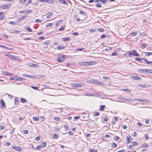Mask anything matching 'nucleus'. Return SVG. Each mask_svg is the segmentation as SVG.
Here are the masks:
<instances>
[{
	"mask_svg": "<svg viewBox=\"0 0 152 152\" xmlns=\"http://www.w3.org/2000/svg\"><path fill=\"white\" fill-rule=\"evenodd\" d=\"M7 56L10 59L16 61H17V58L16 56L12 55L10 54H7Z\"/></svg>",
	"mask_w": 152,
	"mask_h": 152,
	"instance_id": "nucleus-2",
	"label": "nucleus"
},
{
	"mask_svg": "<svg viewBox=\"0 0 152 152\" xmlns=\"http://www.w3.org/2000/svg\"><path fill=\"white\" fill-rule=\"evenodd\" d=\"M62 4H66V1L65 0H58Z\"/></svg>",
	"mask_w": 152,
	"mask_h": 152,
	"instance_id": "nucleus-33",
	"label": "nucleus"
},
{
	"mask_svg": "<svg viewBox=\"0 0 152 152\" xmlns=\"http://www.w3.org/2000/svg\"><path fill=\"white\" fill-rule=\"evenodd\" d=\"M14 101L15 104H18V102L17 99H15Z\"/></svg>",
	"mask_w": 152,
	"mask_h": 152,
	"instance_id": "nucleus-55",
	"label": "nucleus"
},
{
	"mask_svg": "<svg viewBox=\"0 0 152 152\" xmlns=\"http://www.w3.org/2000/svg\"><path fill=\"white\" fill-rule=\"evenodd\" d=\"M0 103L2 105V108H5L6 106L4 100L3 99H1V100Z\"/></svg>",
	"mask_w": 152,
	"mask_h": 152,
	"instance_id": "nucleus-13",
	"label": "nucleus"
},
{
	"mask_svg": "<svg viewBox=\"0 0 152 152\" xmlns=\"http://www.w3.org/2000/svg\"><path fill=\"white\" fill-rule=\"evenodd\" d=\"M33 120L35 121H38V120L37 118L35 117H33Z\"/></svg>",
	"mask_w": 152,
	"mask_h": 152,
	"instance_id": "nucleus-54",
	"label": "nucleus"
},
{
	"mask_svg": "<svg viewBox=\"0 0 152 152\" xmlns=\"http://www.w3.org/2000/svg\"><path fill=\"white\" fill-rule=\"evenodd\" d=\"M32 12V10H27L26 11V14H28Z\"/></svg>",
	"mask_w": 152,
	"mask_h": 152,
	"instance_id": "nucleus-41",
	"label": "nucleus"
},
{
	"mask_svg": "<svg viewBox=\"0 0 152 152\" xmlns=\"http://www.w3.org/2000/svg\"><path fill=\"white\" fill-rule=\"evenodd\" d=\"M135 59L136 60H137L138 61H142V59L144 60V59L143 58H142L140 59L139 58L136 57L135 58Z\"/></svg>",
	"mask_w": 152,
	"mask_h": 152,
	"instance_id": "nucleus-40",
	"label": "nucleus"
},
{
	"mask_svg": "<svg viewBox=\"0 0 152 152\" xmlns=\"http://www.w3.org/2000/svg\"><path fill=\"white\" fill-rule=\"evenodd\" d=\"M132 55H132V52H129V54H128V56L129 57H131V56H132Z\"/></svg>",
	"mask_w": 152,
	"mask_h": 152,
	"instance_id": "nucleus-63",
	"label": "nucleus"
},
{
	"mask_svg": "<svg viewBox=\"0 0 152 152\" xmlns=\"http://www.w3.org/2000/svg\"><path fill=\"white\" fill-rule=\"evenodd\" d=\"M4 129V127L3 126H0V130H2Z\"/></svg>",
	"mask_w": 152,
	"mask_h": 152,
	"instance_id": "nucleus-58",
	"label": "nucleus"
},
{
	"mask_svg": "<svg viewBox=\"0 0 152 152\" xmlns=\"http://www.w3.org/2000/svg\"><path fill=\"white\" fill-rule=\"evenodd\" d=\"M145 54L146 56H148L150 55H152V52H146Z\"/></svg>",
	"mask_w": 152,
	"mask_h": 152,
	"instance_id": "nucleus-21",
	"label": "nucleus"
},
{
	"mask_svg": "<svg viewBox=\"0 0 152 152\" xmlns=\"http://www.w3.org/2000/svg\"><path fill=\"white\" fill-rule=\"evenodd\" d=\"M102 77L104 79H107L109 78V77H106L104 76H102Z\"/></svg>",
	"mask_w": 152,
	"mask_h": 152,
	"instance_id": "nucleus-61",
	"label": "nucleus"
},
{
	"mask_svg": "<svg viewBox=\"0 0 152 152\" xmlns=\"http://www.w3.org/2000/svg\"><path fill=\"white\" fill-rule=\"evenodd\" d=\"M10 79L11 80H17V77H10Z\"/></svg>",
	"mask_w": 152,
	"mask_h": 152,
	"instance_id": "nucleus-45",
	"label": "nucleus"
},
{
	"mask_svg": "<svg viewBox=\"0 0 152 152\" xmlns=\"http://www.w3.org/2000/svg\"><path fill=\"white\" fill-rule=\"evenodd\" d=\"M28 65L29 66L32 67H38L39 66L38 65L33 63H29Z\"/></svg>",
	"mask_w": 152,
	"mask_h": 152,
	"instance_id": "nucleus-7",
	"label": "nucleus"
},
{
	"mask_svg": "<svg viewBox=\"0 0 152 152\" xmlns=\"http://www.w3.org/2000/svg\"><path fill=\"white\" fill-rule=\"evenodd\" d=\"M42 148L41 145H38L36 148V149L39 150H41V148Z\"/></svg>",
	"mask_w": 152,
	"mask_h": 152,
	"instance_id": "nucleus-32",
	"label": "nucleus"
},
{
	"mask_svg": "<svg viewBox=\"0 0 152 152\" xmlns=\"http://www.w3.org/2000/svg\"><path fill=\"white\" fill-rule=\"evenodd\" d=\"M106 36L105 35L102 34L100 38L102 39L105 38Z\"/></svg>",
	"mask_w": 152,
	"mask_h": 152,
	"instance_id": "nucleus-53",
	"label": "nucleus"
},
{
	"mask_svg": "<svg viewBox=\"0 0 152 152\" xmlns=\"http://www.w3.org/2000/svg\"><path fill=\"white\" fill-rule=\"evenodd\" d=\"M11 6V5L10 4H4L2 6L1 8L3 9H5L9 8Z\"/></svg>",
	"mask_w": 152,
	"mask_h": 152,
	"instance_id": "nucleus-6",
	"label": "nucleus"
},
{
	"mask_svg": "<svg viewBox=\"0 0 152 152\" xmlns=\"http://www.w3.org/2000/svg\"><path fill=\"white\" fill-rule=\"evenodd\" d=\"M111 55L112 56H117L116 53V52H114L112 53Z\"/></svg>",
	"mask_w": 152,
	"mask_h": 152,
	"instance_id": "nucleus-52",
	"label": "nucleus"
},
{
	"mask_svg": "<svg viewBox=\"0 0 152 152\" xmlns=\"http://www.w3.org/2000/svg\"><path fill=\"white\" fill-rule=\"evenodd\" d=\"M98 31H99V32H103L104 31V29L102 28H99Z\"/></svg>",
	"mask_w": 152,
	"mask_h": 152,
	"instance_id": "nucleus-39",
	"label": "nucleus"
},
{
	"mask_svg": "<svg viewBox=\"0 0 152 152\" xmlns=\"http://www.w3.org/2000/svg\"><path fill=\"white\" fill-rule=\"evenodd\" d=\"M27 17V16H24L23 17H21L19 18V20L20 21L21 20H22L23 19H24L26 18Z\"/></svg>",
	"mask_w": 152,
	"mask_h": 152,
	"instance_id": "nucleus-18",
	"label": "nucleus"
},
{
	"mask_svg": "<svg viewBox=\"0 0 152 152\" xmlns=\"http://www.w3.org/2000/svg\"><path fill=\"white\" fill-rule=\"evenodd\" d=\"M46 145V144L45 142H43L41 144V147H44Z\"/></svg>",
	"mask_w": 152,
	"mask_h": 152,
	"instance_id": "nucleus-22",
	"label": "nucleus"
},
{
	"mask_svg": "<svg viewBox=\"0 0 152 152\" xmlns=\"http://www.w3.org/2000/svg\"><path fill=\"white\" fill-rule=\"evenodd\" d=\"M105 107V105H100L99 107V110H103L104 108Z\"/></svg>",
	"mask_w": 152,
	"mask_h": 152,
	"instance_id": "nucleus-17",
	"label": "nucleus"
},
{
	"mask_svg": "<svg viewBox=\"0 0 152 152\" xmlns=\"http://www.w3.org/2000/svg\"><path fill=\"white\" fill-rule=\"evenodd\" d=\"M117 152H125V151L123 149L120 151H118Z\"/></svg>",
	"mask_w": 152,
	"mask_h": 152,
	"instance_id": "nucleus-64",
	"label": "nucleus"
},
{
	"mask_svg": "<svg viewBox=\"0 0 152 152\" xmlns=\"http://www.w3.org/2000/svg\"><path fill=\"white\" fill-rule=\"evenodd\" d=\"M42 20L39 19H36L35 20V22L37 23H39L42 22Z\"/></svg>",
	"mask_w": 152,
	"mask_h": 152,
	"instance_id": "nucleus-43",
	"label": "nucleus"
},
{
	"mask_svg": "<svg viewBox=\"0 0 152 152\" xmlns=\"http://www.w3.org/2000/svg\"><path fill=\"white\" fill-rule=\"evenodd\" d=\"M145 69H138L137 71L139 73H145Z\"/></svg>",
	"mask_w": 152,
	"mask_h": 152,
	"instance_id": "nucleus-11",
	"label": "nucleus"
},
{
	"mask_svg": "<svg viewBox=\"0 0 152 152\" xmlns=\"http://www.w3.org/2000/svg\"><path fill=\"white\" fill-rule=\"evenodd\" d=\"M65 47V46L63 45H60L57 46L56 47V49L58 50H61L64 49Z\"/></svg>",
	"mask_w": 152,
	"mask_h": 152,
	"instance_id": "nucleus-14",
	"label": "nucleus"
},
{
	"mask_svg": "<svg viewBox=\"0 0 152 152\" xmlns=\"http://www.w3.org/2000/svg\"><path fill=\"white\" fill-rule=\"evenodd\" d=\"M65 59V56L62 55L58 57L57 58V60L60 62H61L64 61Z\"/></svg>",
	"mask_w": 152,
	"mask_h": 152,
	"instance_id": "nucleus-3",
	"label": "nucleus"
},
{
	"mask_svg": "<svg viewBox=\"0 0 152 152\" xmlns=\"http://www.w3.org/2000/svg\"><path fill=\"white\" fill-rule=\"evenodd\" d=\"M132 144L133 145L135 146H136L138 145L137 143L135 141L133 142Z\"/></svg>",
	"mask_w": 152,
	"mask_h": 152,
	"instance_id": "nucleus-51",
	"label": "nucleus"
},
{
	"mask_svg": "<svg viewBox=\"0 0 152 152\" xmlns=\"http://www.w3.org/2000/svg\"><path fill=\"white\" fill-rule=\"evenodd\" d=\"M22 79H23L22 78L20 77H19L18 78L17 77V80H18L19 81L21 80Z\"/></svg>",
	"mask_w": 152,
	"mask_h": 152,
	"instance_id": "nucleus-60",
	"label": "nucleus"
},
{
	"mask_svg": "<svg viewBox=\"0 0 152 152\" xmlns=\"http://www.w3.org/2000/svg\"><path fill=\"white\" fill-rule=\"evenodd\" d=\"M90 152H97V150L93 149H90L89 150Z\"/></svg>",
	"mask_w": 152,
	"mask_h": 152,
	"instance_id": "nucleus-25",
	"label": "nucleus"
},
{
	"mask_svg": "<svg viewBox=\"0 0 152 152\" xmlns=\"http://www.w3.org/2000/svg\"><path fill=\"white\" fill-rule=\"evenodd\" d=\"M3 13V12H0V20L2 19L3 18V16L1 15Z\"/></svg>",
	"mask_w": 152,
	"mask_h": 152,
	"instance_id": "nucleus-38",
	"label": "nucleus"
},
{
	"mask_svg": "<svg viewBox=\"0 0 152 152\" xmlns=\"http://www.w3.org/2000/svg\"><path fill=\"white\" fill-rule=\"evenodd\" d=\"M121 90H122V91H124L126 92H130V90L127 89L123 88V89H121Z\"/></svg>",
	"mask_w": 152,
	"mask_h": 152,
	"instance_id": "nucleus-27",
	"label": "nucleus"
},
{
	"mask_svg": "<svg viewBox=\"0 0 152 152\" xmlns=\"http://www.w3.org/2000/svg\"><path fill=\"white\" fill-rule=\"evenodd\" d=\"M145 35V34L144 32H142L140 33V37H143Z\"/></svg>",
	"mask_w": 152,
	"mask_h": 152,
	"instance_id": "nucleus-24",
	"label": "nucleus"
},
{
	"mask_svg": "<svg viewBox=\"0 0 152 152\" xmlns=\"http://www.w3.org/2000/svg\"><path fill=\"white\" fill-rule=\"evenodd\" d=\"M20 101L23 103H25L26 102V100L23 98H22L21 99Z\"/></svg>",
	"mask_w": 152,
	"mask_h": 152,
	"instance_id": "nucleus-23",
	"label": "nucleus"
},
{
	"mask_svg": "<svg viewBox=\"0 0 152 152\" xmlns=\"http://www.w3.org/2000/svg\"><path fill=\"white\" fill-rule=\"evenodd\" d=\"M84 49L83 48H79L77 49V51H82Z\"/></svg>",
	"mask_w": 152,
	"mask_h": 152,
	"instance_id": "nucleus-57",
	"label": "nucleus"
},
{
	"mask_svg": "<svg viewBox=\"0 0 152 152\" xmlns=\"http://www.w3.org/2000/svg\"><path fill=\"white\" fill-rule=\"evenodd\" d=\"M132 52L133 55H134L138 56H140L139 54L137 53L135 50H132Z\"/></svg>",
	"mask_w": 152,
	"mask_h": 152,
	"instance_id": "nucleus-9",
	"label": "nucleus"
},
{
	"mask_svg": "<svg viewBox=\"0 0 152 152\" xmlns=\"http://www.w3.org/2000/svg\"><path fill=\"white\" fill-rule=\"evenodd\" d=\"M65 28V26H62L60 28L58 29L59 31H63Z\"/></svg>",
	"mask_w": 152,
	"mask_h": 152,
	"instance_id": "nucleus-37",
	"label": "nucleus"
},
{
	"mask_svg": "<svg viewBox=\"0 0 152 152\" xmlns=\"http://www.w3.org/2000/svg\"><path fill=\"white\" fill-rule=\"evenodd\" d=\"M137 34V32H132L131 33L132 37L136 35Z\"/></svg>",
	"mask_w": 152,
	"mask_h": 152,
	"instance_id": "nucleus-34",
	"label": "nucleus"
},
{
	"mask_svg": "<svg viewBox=\"0 0 152 152\" xmlns=\"http://www.w3.org/2000/svg\"><path fill=\"white\" fill-rule=\"evenodd\" d=\"M93 83H94L97 84H100L102 86H104V83H103V82L100 81L98 80H96L93 79Z\"/></svg>",
	"mask_w": 152,
	"mask_h": 152,
	"instance_id": "nucleus-4",
	"label": "nucleus"
},
{
	"mask_svg": "<svg viewBox=\"0 0 152 152\" xmlns=\"http://www.w3.org/2000/svg\"><path fill=\"white\" fill-rule=\"evenodd\" d=\"M53 137L54 138L58 139V137L56 134H54L53 135Z\"/></svg>",
	"mask_w": 152,
	"mask_h": 152,
	"instance_id": "nucleus-36",
	"label": "nucleus"
},
{
	"mask_svg": "<svg viewBox=\"0 0 152 152\" xmlns=\"http://www.w3.org/2000/svg\"><path fill=\"white\" fill-rule=\"evenodd\" d=\"M20 32L19 31H18L16 30H14L12 32H11V33H18Z\"/></svg>",
	"mask_w": 152,
	"mask_h": 152,
	"instance_id": "nucleus-29",
	"label": "nucleus"
},
{
	"mask_svg": "<svg viewBox=\"0 0 152 152\" xmlns=\"http://www.w3.org/2000/svg\"><path fill=\"white\" fill-rule=\"evenodd\" d=\"M63 40L64 41H69L70 40V38L69 37L63 38Z\"/></svg>",
	"mask_w": 152,
	"mask_h": 152,
	"instance_id": "nucleus-26",
	"label": "nucleus"
},
{
	"mask_svg": "<svg viewBox=\"0 0 152 152\" xmlns=\"http://www.w3.org/2000/svg\"><path fill=\"white\" fill-rule=\"evenodd\" d=\"M111 146L113 147H116L117 146V144L114 143H112Z\"/></svg>",
	"mask_w": 152,
	"mask_h": 152,
	"instance_id": "nucleus-42",
	"label": "nucleus"
},
{
	"mask_svg": "<svg viewBox=\"0 0 152 152\" xmlns=\"http://www.w3.org/2000/svg\"><path fill=\"white\" fill-rule=\"evenodd\" d=\"M99 115V113L98 112L94 114L95 116H97Z\"/></svg>",
	"mask_w": 152,
	"mask_h": 152,
	"instance_id": "nucleus-62",
	"label": "nucleus"
},
{
	"mask_svg": "<svg viewBox=\"0 0 152 152\" xmlns=\"http://www.w3.org/2000/svg\"><path fill=\"white\" fill-rule=\"evenodd\" d=\"M93 79L88 80V82L89 83H93Z\"/></svg>",
	"mask_w": 152,
	"mask_h": 152,
	"instance_id": "nucleus-59",
	"label": "nucleus"
},
{
	"mask_svg": "<svg viewBox=\"0 0 152 152\" xmlns=\"http://www.w3.org/2000/svg\"><path fill=\"white\" fill-rule=\"evenodd\" d=\"M78 64L79 65H82L84 66H88V62H79L78 63Z\"/></svg>",
	"mask_w": 152,
	"mask_h": 152,
	"instance_id": "nucleus-8",
	"label": "nucleus"
},
{
	"mask_svg": "<svg viewBox=\"0 0 152 152\" xmlns=\"http://www.w3.org/2000/svg\"><path fill=\"white\" fill-rule=\"evenodd\" d=\"M55 120L56 121H59L60 119L59 117H56L55 118Z\"/></svg>",
	"mask_w": 152,
	"mask_h": 152,
	"instance_id": "nucleus-46",
	"label": "nucleus"
},
{
	"mask_svg": "<svg viewBox=\"0 0 152 152\" xmlns=\"http://www.w3.org/2000/svg\"><path fill=\"white\" fill-rule=\"evenodd\" d=\"M133 78L135 80H140L141 78L140 77L137 76H133Z\"/></svg>",
	"mask_w": 152,
	"mask_h": 152,
	"instance_id": "nucleus-15",
	"label": "nucleus"
},
{
	"mask_svg": "<svg viewBox=\"0 0 152 152\" xmlns=\"http://www.w3.org/2000/svg\"><path fill=\"white\" fill-rule=\"evenodd\" d=\"M53 25V24H52V23H48V24L46 26H47V27H50V26H52Z\"/></svg>",
	"mask_w": 152,
	"mask_h": 152,
	"instance_id": "nucleus-44",
	"label": "nucleus"
},
{
	"mask_svg": "<svg viewBox=\"0 0 152 152\" xmlns=\"http://www.w3.org/2000/svg\"><path fill=\"white\" fill-rule=\"evenodd\" d=\"M80 13L81 15H83L84 16L86 15L85 13L83 11H81L80 12Z\"/></svg>",
	"mask_w": 152,
	"mask_h": 152,
	"instance_id": "nucleus-28",
	"label": "nucleus"
},
{
	"mask_svg": "<svg viewBox=\"0 0 152 152\" xmlns=\"http://www.w3.org/2000/svg\"><path fill=\"white\" fill-rule=\"evenodd\" d=\"M12 148L18 151H21L19 147L17 146H13L12 147Z\"/></svg>",
	"mask_w": 152,
	"mask_h": 152,
	"instance_id": "nucleus-10",
	"label": "nucleus"
},
{
	"mask_svg": "<svg viewBox=\"0 0 152 152\" xmlns=\"http://www.w3.org/2000/svg\"><path fill=\"white\" fill-rule=\"evenodd\" d=\"M96 6L97 7H100L102 6V5L99 3H97L96 4Z\"/></svg>",
	"mask_w": 152,
	"mask_h": 152,
	"instance_id": "nucleus-49",
	"label": "nucleus"
},
{
	"mask_svg": "<svg viewBox=\"0 0 152 152\" xmlns=\"http://www.w3.org/2000/svg\"><path fill=\"white\" fill-rule=\"evenodd\" d=\"M72 86L76 88H79L83 86L84 83H72L71 84Z\"/></svg>",
	"mask_w": 152,
	"mask_h": 152,
	"instance_id": "nucleus-1",
	"label": "nucleus"
},
{
	"mask_svg": "<svg viewBox=\"0 0 152 152\" xmlns=\"http://www.w3.org/2000/svg\"><path fill=\"white\" fill-rule=\"evenodd\" d=\"M47 1L46 2H48L50 4H53L54 3V1L53 0H46Z\"/></svg>",
	"mask_w": 152,
	"mask_h": 152,
	"instance_id": "nucleus-19",
	"label": "nucleus"
},
{
	"mask_svg": "<svg viewBox=\"0 0 152 152\" xmlns=\"http://www.w3.org/2000/svg\"><path fill=\"white\" fill-rule=\"evenodd\" d=\"M144 60H145V62H146V63L148 64H149L152 63V61H148L147 60V59H144Z\"/></svg>",
	"mask_w": 152,
	"mask_h": 152,
	"instance_id": "nucleus-30",
	"label": "nucleus"
},
{
	"mask_svg": "<svg viewBox=\"0 0 152 152\" xmlns=\"http://www.w3.org/2000/svg\"><path fill=\"white\" fill-rule=\"evenodd\" d=\"M148 144H147L146 143H144L142 145L141 147L142 148H144L145 147H148Z\"/></svg>",
	"mask_w": 152,
	"mask_h": 152,
	"instance_id": "nucleus-20",
	"label": "nucleus"
},
{
	"mask_svg": "<svg viewBox=\"0 0 152 152\" xmlns=\"http://www.w3.org/2000/svg\"><path fill=\"white\" fill-rule=\"evenodd\" d=\"M64 129H65L66 130H67L68 129V127L67 125H64Z\"/></svg>",
	"mask_w": 152,
	"mask_h": 152,
	"instance_id": "nucleus-47",
	"label": "nucleus"
},
{
	"mask_svg": "<svg viewBox=\"0 0 152 152\" xmlns=\"http://www.w3.org/2000/svg\"><path fill=\"white\" fill-rule=\"evenodd\" d=\"M23 133L25 134H27L28 133V131L27 130H25L23 131Z\"/></svg>",
	"mask_w": 152,
	"mask_h": 152,
	"instance_id": "nucleus-56",
	"label": "nucleus"
},
{
	"mask_svg": "<svg viewBox=\"0 0 152 152\" xmlns=\"http://www.w3.org/2000/svg\"><path fill=\"white\" fill-rule=\"evenodd\" d=\"M25 2V1H23V0H21L19 2L20 4H23Z\"/></svg>",
	"mask_w": 152,
	"mask_h": 152,
	"instance_id": "nucleus-50",
	"label": "nucleus"
},
{
	"mask_svg": "<svg viewBox=\"0 0 152 152\" xmlns=\"http://www.w3.org/2000/svg\"><path fill=\"white\" fill-rule=\"evenodd\" d=\"M50 43V42L48 41H47L43 43L42 44L44 48H47L48 47V44Z\"/></svg>",
	"mask_w": 152,
	"mask_h": 152,
	"instance_id": "nucleus-5",
	"label": "nucleus"
},
{
	"mask_svg": "<svg viewBox=\"0 0 152 152\" xmlns=\"http://www.w3.org/2000/svg\"><path fill=\"white\" fill-rule=\"evenodd\" d=\"M145 73L147 72L149 73H152V70L148 69H145Z\"/></svg>",
	"mask_w": 152,
	"mask_h": 152,
	"instance_id": "nucleus-16",
	"label": "nucleus"
},
{
	"mask_svg": "<svg viewBox=\"0 0 152 152\" xmlns=\"http://www.w3.org/2000/svg\"><path fill=\"white\" fill-rule=\"evenodd\" d=\"M100 1L103 4H104L107 2V0H100Z\"/></svg>",
	"mask_w": 152,
	"mask_h": 152,
	"instance_id": "nucleus-31",
	"label": "nucleus"
},
{
	"mask_svg": "<svg viewBox=\"0 0 152 152\" xmlns=\"http://www.w3.org/2000/svg\"><path fill=\"white\" fill-rule=\"evenodd\" d=\"M23 77H28L29 78H34V76H32V75H29L26 74H23Z\"/></svg>",
	"mask_w": 152,
	"mask_h": 152,
	"instance_id": "nucleus-12",
	"label": "nucleus"
},
{
	"mask_svg": "<svg viewBox=\"0 0 152 152\" xmlns=\"http://www.w3.org/2000/svg\"><path fill=\"white\" fill-rule=\"evenodd\" d=\"M26 29L27 30L29 31V32H32V30L29 27L27 28Z\"/></svg>",
	"mask_w": 152,
	"mask_h": 152,
	"instance_id": "nucleus-48",
	"label": "nucleus"
},
{
	"mask_svg": "<svg viewBox=\"0 0 152 152\" xmlns=\"http://www.w3.org/2000/svg\"><path fill=\"white\" fill-rule=\"evenodd\" d=\"M31 87L35 90H37L38 89V87L36 86H31Z\"/></svg>",
	"mask_w": 152,
	"mask_h": 152,
	"instance_id": "nucleus-35",
	"label": "nucleus"
}]
</instances>
